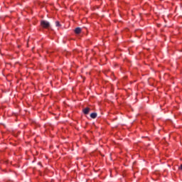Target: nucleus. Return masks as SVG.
Segmentation results:
<instances>
[{
	"mask_svg": "<svg viewBox=\"0 0 182 182\" xmlns=\"http://www.w3.org/2000/svg\"><path fill=\"white\" fill-rule=\"evenodd\" d=\"M41 25L43 28H48L50 26V23L48 21L43 20L41 21Z\"/></svg>",
	"mask_w": 182,
	"mask_h": 182,
	"instance_id": "1",
	"label": "nucleus"
},
{
	"mask_svg": "<svg viewBox=\"0 0 182 182\" xmlns=\"http://www.w3.org/2000/svg\"><path fill=\"white\" fill-rule=\"evenodd\" d=\"M82 112H83L84 114H89V112H90V108L86 107L82 109Z\"/></svg>",
	"mask_w": 182,
	"mask_h": 182,
	"instance_id": "2",
	"label": "nucleus"
},
{
	"mask_svg": "<svg viewBox=\"0 0 182 182\" xmlns=\"http://www.w3.org/2000/svg\"><path fill=\"white\" fill-rule=\"evenodd\" d=\"M97 117V113L93 112L90 114V118L91 119H96Z\"/></svg>",
	"mask_w": 182,
	"mask_h": 182,
	"instance_id": "3",
	"label": "nucleus"
},
{
	"mask_svg": "<svg viewBox=\"0 0 182 182\" xmlns=\"http://www.w3.org/2000/svg\"><path fill=\"white\" fill-rule=\"evenodd\" d=\"M75 33L79 34V33H80V32H82V28H80V27H77L75 28Z\"/></svg>",
	"mask_w": 182,
	"mask_h": 182,
	"instance_id": "4",
	"label": "nucleus"
},
{
	"mask_svg": "<svg viewBox=\"0 0 182 182\" xmlns=\"http://www.w3.org/2000/svg\"><path fill=\"white\" fill-rule=\"evenodd\" d=\"M55 26L58 28L61 26L60 23H59V21H55Z\"/></svg>",
	"mask_w": 182,
	"mask_h": 182,
	"instance_id": "5",
	"label": "nucleus"
},
{
	"mask_svg": "<svg viewBox=\"0 0 182 182\" xmlns=\"http://www.w3.org/2000/svg\"><path fill=\"white\" fill-rule=\"evenodd\" d=\"M179 170H182V165L179 166Z\"/></svg>",
	"mask_w": 182,
	"mask_h": 182,
	"instance_id": "6",
	"label": "nucleus"
}]
</instances>
